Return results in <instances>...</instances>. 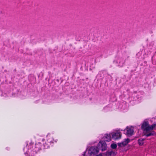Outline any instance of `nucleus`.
Masks as SVG:
<instances>
[{"mask_svg": "<svg viewBox=\"0 0 156 156\" xmlns=\"http://www.w3.org/2000/svg\"><path fill=\"white\" fill-rule=\"evenodd\" d=\"M42 145L40 143H38L36 144L35 145V148H36L35 151H38L41 150V147Z\"/></svg>", "mask_w": 156, "mask_h": 156, "instance_id": "9", "label": "nucleus"}, {"mask_svg": "<svg viewBox=\"0 0 156 156\" xmlns=\"http://www.w3.org/2000/svg\"><path fill=\"white\" fill-rule=\"evenodd\" d=\"M156 127V124H154L152 125L151 126H149V127L147 129H148V131L152 130L154 128Z\"/></svg>", "mask_w": 156, "mask_h": 156, "instance_id": "11", "label": "nucleus"}, {"mask_svg": "<svg viewBox=\"0 0 156 156\" xmlns=\"http://www.w3.org/2000/svg\"><path fill=\"white\" fill-rule=\"evenodd\" d=\"M126 130L127 131L126 132V134L127 136H131L133 134L134 130L133 129H132L130 128L127 127Z\"/></svg>", "mask_w": 156, "mask_h": 156, "instance_id": "6", "label": "nucleus"}, {"mask_svg": "<svg viewBox=\"0 0 156 156\" xmlns=\"http://www.w3.org/2000/svg\"><path fill=\"white\" fill-rule=\"evenodd\" d=\"M130 142V140L129 138L125 139L124 140V141H122L123 143V144L125 146H126L127 144L129 143Z\"/></svg>", "mask_w": 156, "mask_h": 156, "instance_id": "12", "label": "nucleus"}, {"mask_svg": "<svg viewBox=\"0 0 156 156\" xmlns=\"http://www.w3.org/2000/svg\"><path fill=\"white\" fill-rule=\"evenodd\" d=\"M99 148L102 151H105L107 149V145L105 141H101L98 145Z\"/></svg>", "mask_w": 156, "mask_h": 156, "instance_id": "2", "label": "nucleus"}, {"mask_svg": "<svg viewBox=\"0 0 156 156\" xmlns=\"http://www.w3.org/2000/svg\"><path fill=\"white\" fill-rule=\"evenodd\" d=\"M122 133L119 132H116L114 133L112 136V138L115 140L119 139L121 138Z\"/></svg>", "mask_w": 156, "mask_h": 156, "instance_id": "4", "label": "nucleus"}, {"mask_svg": "<svg viewBox=\"0 0 156 156\" xmlns=\"http://www.w3.org/2000/svg\"><path fill=\"white\" fill-rule=\"evenodd\" d=\"M117 145L115 144H112L111 145V147L112 149H115L116 148Z\"/></svg>", "mask_w": 156, "mask_h": 156, "instance_id": "14", "label": "nucleus"}, {"mask_svg": "<svg viewBox=\"0 0 156 156\" xmlns=\"http://www.w3.org/2000/svg\"><path fill=\"white\" fill-rule=\"evenodd\" d=\"M107 156H115L116 155L115 152L113 151H107L106 153Z\"/></svg>", "mask_w": 156, "mask_h": 156, "instance_id": "10", "label": "nucleus"}, {"mask_svg": "<svg viewBox=\"0 0 156 156\" xmlns=\"http://www.w3.org/2000/svg\"><path fill=\"white\" fill-rule=\"evenodd\" d=\"M98 146L91 147L89 150V153L90 155L97 154L99 151Z\"/></svg>", "mask_w": 156, "mask_h": 156, "instance_id": "1", "label": "nucleus"}, {"mask_svg": "<svg viewBox=\"0 0 156 156\" xmlns=\"http://www.w3.org/2000/svg\"><path fill=\"white\" fill-rule=\"evenodd\" d=\"M103 138L105 141L109 142L111 140V135L110 134H106L104 137Z\"/></svg>", "mask_w": 156, "mask_h": 156, "instance_id": "8", "label": "nucleus"}, {"mask_svg": "<svg viewBox=\"0 0 156 156\" xmlns=\"http://www.w3.org/2000/svg\"><path fill=\"white\" fill-rule=\"evenodd\" d=\"M117 144L118 146L119 147H123L125 146V145H124L122 142L121 143H118Z\"/></svg>", "mask_w": 156, "mask_h": 156, "instance_id": "15", "label": "nucleus"}, {"mask_svg": "<svg viewBox=\"0 0 156 156\" xmlns=\"http://www.w3.org/2000/svg\"><path fill=\"white\" fill-rule=\"evenodd\" d=\"M30 146V149H31V147H32V145L30 144V145H29L28 146V147H29V146Z\"/></svg>", "mask_w": 156, "mask_h": 156, "instance_id": "16", "label": "nucleus"}, {"mask_svg": "<svg viewBox=\"0 0 156 156\" xmlns=\"http://www.w3.org/2000/svg\"><path fill=\"white\" fill-rule=\"evenodd\" d=\"M144 139H140L138 140V143L140 145H142L144 144Z\"/></svg>", "mask_w": 156, "mask_h": 156, "instance_id": "13", "label": "nucleus"}, {"mask_svg": "<svg viewBox=\"0 0 156 156\" xmlns=\"http://www.w3.org/2000/svg\"><path fill=\"white\" fill-rule=\"evenodd\" d=\"M144 135L147 137H149L150 136H153L156 134V133L154 131L150 132L149 131H144Z\"/></svg>", "mask_w": 156, "mask_h": 156, "instance_id": "7", "label": "nucleus"}, {"mask_svg": "<svg viewBox=\"0 0 156 156\" xmlns=\"http://www.w3.org/2000/svg\"><path fill=\"white\" fill-rule=\"evenodd\" d=\"M149 126V122L147 121H144L143 122L141 126V128L143 129L144 131H148L147 129Z\"/></svg>", "mask_w": 156, "mask_h": 156, "instance_id": "5", "label": "nucleus"}, {"mask_svg": "<svg viewBox=\"0 0 156 156\" xmlns=\"http://www.w3.org/2000/svg\"><path fill=\"white\" fill-rule=\"evenodd\" d=\"M53 143V140L52 138L51 139H48L44 144V146L45 148H49L52 145Z\"/></svg>", "mask_w": 156, "mask_h": 156, "instance_id": "3", "label": "nucleus"}]
</instances>
